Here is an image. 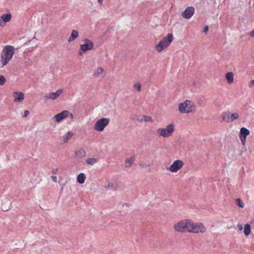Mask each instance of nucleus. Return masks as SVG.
<instances>
[{
    "label": "nucleus",
    "mask_w": 254,
    "mask_h": 254,
    "mask_svg": "<svg viewBox=\"0 0 254 254\" xmlns=\"http://www.w3.org/2000/svg\"><path fill=\"white\" fill-rule=\"evenodd\" d=\"M14 48L11 45H6L2 49L0 54L1 67L6 65L12 59L14 54Z\"/></svg>",
    "instance_id": "1"
},
{
    "label": "nucleus",
    "mask_w": 254,
    "mask_h": 254,
    "mask_svg": "<svg viewBox=\"0 0 254 254\" xmlns=\"http://www.w3.org/2000/svg\"><path fill=\"white\" fill-rule=\"evenodd\" d=\"M173 35L172 33H169L167 36L161 40L155 46L157 51L160 52L166 49L172 41Z\"/></svg>",
    "instance_id": "2"
},
{
    "label": "nucleus",
    "mask_w": 254,
    "mask_h": 254,
    "mask_svg": "<svg viewBox=\"0 0 254 254\" xmlns=\"http://www.w3.org/2000/svg\"><path fill=\"white\" fill-rule=\"evenodd\" d=\"M179 110L181 113H191L194 111L195 106L192 101L186 100L179 104Z\"/></svg>",
    "instance_id": "3"
},
{
    "label": "nucleus",
    "mask_w": 254,
    "mask_h": 254,
    "mask_svg": "<svg viewBox=\"0 0 254 254\" xmlns=\"http://www.w3.org/2000/svg\"><path fill=\"white\" fill-rule=\"evenodd\" d=\"M190 220H184L180 221L174 226V229L179 232H187L189 231Z\"/></svg>",
    "instance_id": "4"
},
{
    "label": "nucleus",
    "mask_w": 254,
    "mask_h": 254,
    "mask_svg": "<svg viewBox=\"0 0 254 254\" xmlns=\"http://www.w3.org/2000/svg\"><path fill=\"white\" fill-rule=\"evenodd\" d=\"M174 131V125L170 124L167 126L166 128H159L157 129V133L159 136H161L164 137H168L172 134Z\"/></svg>",
    "instance_id": "5"
},
{
    "label": "nucleus",
    "mask_w": 254,
    "mask_h": 254,
    "mask_svg": "<svg viewBox=\"0 0 254 254\" xmlns=\"http://www.w3.org/2000/svg\"><path fill=\"white\" fill-rule=\"evenodd\" d=\"M110 122V119L102 118L98 120L94 125L95 130L98 131H102L106 127H107Z\"/></svg>",
    "instance_id": "6"
},
{
    "label": "nucleus",
    "mask_w": 254,
    "mask_h": 254,
    "mask_svg": "<svg viewBox=\"0 0 254 254\" xmlns=\"http://www.w3.org/2000/svg\"><path fill=\"white\" fill-rule=\"evenodd\" d=\"M189 226V232L198 233L199 232L203 233L206 231L205 228L202 224L193 223L191 220H190Z\"/></svg>",
    "instance_id": "7"
},
{
    "label": "nucleus",
    "mask_w": 254,
    "mask_h": 254,
    "mask_svg": "<svg viewBox=\"0 0 254 254\" xmlns=\"http://www.w3.org/2000/svg\"><path fill=\"white\" fill-rule=\"evenodd\" d=\"M93 48V43L89 39H85L84 40V44L80 45L78 54L79 55H82L83 53L92 50Z\"/></svg>",
    "instance_id": "8"
},
{
    "label": "nucleus",
    "mask_w": 254,
    "mask_h": 254,
    "mask_svg": "<svg viewBox=\"0 0 254 254\" xmlns=\"http://www.w3.org/2000/svg\"><path fill=\"white\" fill-rule=\"evenodd\" d=\"M222 120L227 123L232 122L239 118V114L237 113H231L230 112H224L221 115Z\"/></svg>",
    "instance_id": "9"
},
{
    "label": "nucleus",
    "mask_w": 254,
    "mask_h": 254,
    "mask_svg": "<svg viewBox=\"0 0 254 254\" xmlns=\"http://www.w3.org/2000/svg\"><path fill=\"white\" fill-rule=\"evenodd\" d=\"M184 164V163L182 160H175L170 167L169 170L172 172H176L183 166Z\"/></svg>",
    "instance_id": "10"
},
{
    "label": "nucleus",
    "mask_w": 254,
    "mask_h": 254,
    "mask_svg": "<svg viewBox=\"0 0 254 254\" xmlns=\"http://www.w3.org/2000/svg\"><path fill=\"white\" fill-rule=\"evenodd\" d=\"M194 8L193 6L188 7L182 13V16L186 19H190L193 15Z\"/></svg>",
    "instance_id": "11"
},
{
    "label": "nucleus",
    "mask_w": 254,
    "mask_h": 254,
    "mask_svg": "<svg viewBox=\"0 0 254 254\" xmlns=\"http://www.w3.org/2000/svg\"><path fill=\"white\" fill-rule=\"evenodd\" d=\"M69 112L67 110H64L54 116V119L57 122H60L66 117H68Z\"/></svg>",
    "instance_id": "12"
},
{
    "label": "nucleus",
    "mask_w": 254,
    "mask_h": 254,
    "mask_svg": "<svg viewBox=\"0 0 254 254\" xmlns=\"http://www.w3.org/2000/svg\"><path fill=\"white\" fill-rule=\"evenodd\" d=\"M63 92V90L62 89L58 90L56 92H51L50 93H47L45 95V97L51 100H55L58 98L61 94Z\"/></svg>",
    "instance_id": "13"
},
{
    "label": "nucleus",
    "mask_w": 254,
    "mask_h": 254,
    "mask_svg": "<svg viewBox=\"0 0 254 254\" xmlns=\"http://www.w3.org/2000/svg\"><path fill=\"white\" fill-rule=\"evenodd\" d=\"M13 97L15 102H21L24 99V94L21 92L15 91L13 92Z\"/></svg>",
    "instance_id": "14"
},
{
    "label": "nucleus",
    "mask_w": 254,
    "mask_h": 254,
    "mask_svg": "<svg viewBox=\"0 0 254 254\" xmlns=\"http://www.w3.org/2000/svg\"><path fill=\"white\" fill-rule=\"evenodd\" d=\"M250 133V130L245 127H242L240 129L239 137H246Z\"/></svg>",
    "instance_id": "15"
},
{
    "label": "nucleus",
    "mask_w": 254,
    "mask_h": 254,
    "mask_svg": "<svg viewBox=\"0 0 254 254\" xmlns=\"http://www.w3.org/2000/svg\"><path fill=\"white\" fill-rule=\"evenodd\" d=\"M78 32L76 30H72L70 36L67 39L68 42H71L76 39L78 36Z\"/></svg>",
    "instance_id": "16"
},
{
    "label": "nucleus",
    "mask_w": 254,
    "mask_h": 254,
    "mask_svg": "<svg viewBox=\"0 0 254 254\" xmlns=\"http://www.w3.org/2000/svg\"><path fill=\"white\" fill-rule=\"evenodd\" d=\"M135 160V158L134 156L131 157L129 158H127L125 161V167L126 168H129L131 167L132 164Z\"/></svg>",
    "instance_id": "17"
},
{
    "label": "nucleus",
    "mask_w": 254,
    "mask_h": 254,
    "mask_svg": "<svg viewBox=\"0 0 254 254\" xmlns=\"http://www.w3.org/2000/svg\"><path fill=\"white\" fill-rule=\"evenodd\" d=\"M226 78L229 84L233 83L234 81V73L232 72H228L226 74Z\"/></svg>",
    "instance_id": "18"
},
{
    "label": "nucleus",
    "mask_w": 254,
    "mask_h": 254,
    "mask_svg": "<svg viewBox=\"0 0 254 254\" xmlns=\"http://www.w3.org/2000/svg\"><path fill=\"white\" fill-rule=\"evenodd\" d=\"M86 179V176L85 174L83 173H80L78 175L77 177V181L80 184H82L84 183Z\"/></svg>",
    "instance_id": "19"
},
{
    "label": "nucleus",
    "mask_w": 254,
    "mask_h": 254,
    "mask_svg": "<svg viewBox=\"0 0 254 254\" xmlns=\"http://www.w3.org/2000/svg\"><path fill=\"white\" fill-rule=\"evenodd\" d=\"M73 133L72 132H67L63 136V141L64 143H66L68 140L73 136Z\"/></svg>",
    "instance_id": "20"
},
{
    "label": "nucleus",
    "mask_w": 254,
    "mask_h": 254,
    "mask_svg": "<svg viewBox=\"0 0 254 254\" xmlns=\"http://www.w3.org/2000/svg\"><path fill=\"white\" fill-rule=\"evenodd\" d=\"M75 153L76 156L80 158L84 157L86 155V152L83 148H80L75 151Z\"/></svg>",
    "instance_id": "21"
},
{
    "label": "nucleus",
    "mask_w": 254,
    "mask_h": 254,
    "mask_svg": "<svg viewBox=\"0 0 254 254\" xmlns=\"http://www.w3.org/2000/svg\"><path fill=\"white\" fill-rule=\"evenodd\" d=\"M11 18V15L10 13H5V14H3L1 16V18L5 23L9 22Z\"/></svg>",
    "instance_id": "22"
},
{
    "label": "nucleus",
    "mask_w": 254,
    "mask_h": 254,
    "mask_svg": "<svg viewBox=\"0 0 254 254\" xmlns=\"http://www.w3.org/2000/svg\"><path fill=\"white\" fill-rule=\"evenodd\" d=\"M244 233L246 236L249 235L251 233V225L249 224H246L244 227Z\"/></svg>",
    "instance_id": "23"
},
{
    "label": "nucleus",
    "mask_w": 254,
    "mask_h": 254,
    "mask_svg": "<svg viewBox=\"0 0 254 254\" xmlns=\"http://www.w3.org/2000/svg\"><path fill=\"white\" fill-rule=\"evenodd\" d=\"M97 162V159L94 158H89L86 160V163L90 165H93Z\"/></svg>",
    "instance_id": "24"
},
{
    "label": "nucleus",
    "mask_w": 254,
    "mask_h": 254,
    "mask_svg": "<svg viewBox=\"0 0 254 254\" xmlns=\"http://www.w3.org/2000/svg\"><path fill=\"white\" fill-rule=\"evenodd\" d=\"M236 203L241 208H243L244 207V204L241 198L236 199Z\"/></svg>",
    "instance_id": "25"
},
{
    "label": "nucleus",
    "mask_w": 254,
    "mask_h": 254,
    "mask_svg": "<svg viewBox=\"0 0 254 254\" xmlns=\"http://www.w3.org/2000/svg\"><path fill=\"white\" fill-rule=\"evenodd\" d=\"M103 72V69L102 67H98L96 71L94 73V76H98L99 74H101Z\"/></svg>",
    "instance_id": "26"
},
{
    "label": "nucleus",
    "mask_w": 254,
    "mask_h": 254,
    "mask_svg": "<svg viewBox=\"0 0 254 254\" xmlns=\"http://www.w3.org/2000/svg\"><path fill=\"white\" fill-rule=\"evenodd\" d=\"M6 82V79L4 76L2 75H0V85H3Z\"/></svg>",
    "instance_id": "27"
},
{
    "label": "nucleus",
    "mask_w": 254,
    "mask_h": 254,
    "mask_svg": "<svg viewBox=\"0 0 254 254\" xmlns=\"http://www.w3.org/2000/svg\"><path fill=\"white\" fill-rule=\"evenodd\" d=\"M134 88L138 91H140L141 90V84L139 83H136L134 85Z\"/></svg>",
    "instance_id": "28"
},
{
    "label": "nucleus",
    "mask_w": 254,
    "mask_h": 254,
    "mask_svg": "<svg viewBox=\"0 0 254 254\" xmlns=\"http://www.w3.org/2000/svg\"><path fill=\"white\" fill-rule=\"evenodd\" d=\"M241 142H242V143L243 145H245V143H246V137H239Z\"/></svg>",
    "instance_id": "29"
},
{
    "label": "nucleus",
    "mask_w": 254,
    "mask_h": 254,
    "mask_svg": "<svg viewBox=\"0 0 254 254\" xmlns=\"http://www.w3.org/2000/svg\"><path fill=\"white\" fill-rule=\"evenodd\" d=\"M208 31V27L207 25H205L204 27V30H203V32L205 34H207V32Z\"/></svg>",
    "instance_id": "30"
},
{
    "label": "nucleus",
    "mask_w": 254,
    "mask_h": 254,
    "mask_svg": "<svg viewBox=\"0 0 254 254\" xmlns=\"http://www.w3.org/2000/svg\"><path fill=\"white\" fill-rule=\"evenodd\" d=\"M29 111L28 110H26L24 111V115L23 116L24 117H26L29 115Z\"/></svg>",
    "instance_id": "31"
},
{
    "label": "nucleus",
    "mask_w": 254,
    "mask_h": 254,
    "mask_svg": "<svg viewBox=\"0 0 254 254\" xmlns=\"http://www.w3.org/2000/svg\"><path fill=\"white\" fill-rule=\"evenodd\" d=\"M51 178L53 180V181L54 182H57V177L55 176H51Z\"/></svg>",
    "instance_id": "32"
},
{
    "label": "nucleus",
    "mask_w": 254,
    "mask_h": 254,
    "mask_svg": "<svg viewBox=\"0 0 254 254\" xmlns=\"http://www.w3.org/2000/svg\"><path fill=\"white\" fill-rule=\"evenodd\" d=\"M113 187V184L112 183H109L107 187V189H111Z\"/></svg>",
    "instance_id": "33"
},
{
    "label": "nucleus",
    "mask_w": 254,
    "mask_h": 254,
    "mask_svg": "<svg viewBox=\"0 0 254 254\" xmlns=\"http://www.w3.org/2000/svg\"><path fill=\"white\" fill-rule=\"evenodd\" d=\"M238 227L239 228V229L240 231H242L243 230V225H241V224H238Z\"/></svg>",
    "instance_id": "34"
},
{
    "label": "nucleus",
    "mask_w": 254,
    "mask_h": 254,
    "mask_svg": "<svg viewBox=\"0 0 254 254\" xmlns=\"http://www.w3.org/2000/svg\"><path fill=\"white\" fill-rule=\"evenodd\" d=\"M58 169L56 168V169H53L52 170V173L54 174H56L58 172Z\"/></svg>",
    "instance_id": "35"
},
{
    "label": "nucleus",
    "mask_w": 254,
    "mask_h": 254,
    "mask_svg": "<svg viewBox=\"0 0 254 254\" xmlns=\"http://www.w3.org/2000/svg\"><path fill=\"white\" fill-rule=\"evenodd\" d=\"M250 35L251 37H254V30L250 32Z\"/></svg>",
    "instance_id": "36"
},
{
    "label": "nucleus",
    "mask_w": 254,
    "mask_h": 254,
    "mask_svg": "<svg viewBox=\"0 0 254 254\" xmlns=\"http://www.w3.org/2000/svg\"><path fill=\"white\" fill-rule=\"evenodd\" d=\"M250 84L251 86L254 85V79L251 81Z\"/></svg>",
    "instance_id": "37"
},
{
    "label": "nucleus",
    "mask_w": 254,
    "mask_h": 254,
    "mask_svg": "<svg viewBox=\"0 0 254 254\" xmlns=\"http://www.w3.org/2000/svg\"><path fill=\"white\" fill-rule=\"evenodd\" d=\"M69 116H70V118L71 119H72L73 118V115L72 113H69Z\"/></svg>",
    "instance_id": "38"
},
{
    "label": "nucleus",
    "mask_w": 254,
    "mask_h": 254,
    "mask_svg": "<svg viewBox=\"0 0 254 254\" xmlns=\"http://www.w3.org/2000/svg\"><path fill=\"white\" fill-rule=\"evenodd\" d=\"M146 119H145L146 121H149L150 120V117H146Z\"/></svg>",
    "instance_id": "39"
},
{
    "label": "nucleus",
    "mask_w": 254,
    "mask_h": 254,
    "mask_svg": "<svg viewBox=\"0 0 254 254\" xmlns=\"http://www.w3.org/2000/svg\"><path fill=\"white\" fill-rule=\"evenodd\" d=\"M103 0H98V2H99L100 4H102Z\"/></svg>",
    "instance_id": "40"
},
{
    "label": "nucleus",
    "mask_w": 254,
    "mask_h": 254,
    "mask_svg": "<svg viewBox=\"0 0 254 254\" xmlns=\"http://www.w3.org/2000/svg\"><path fill=\"white\" fill-rule=\"evenodd\" d=\"M252 224H253L252 227L254 229V219L253 221Z\"/></svg>",
    "instance_id": "41"
}]
</instances>
